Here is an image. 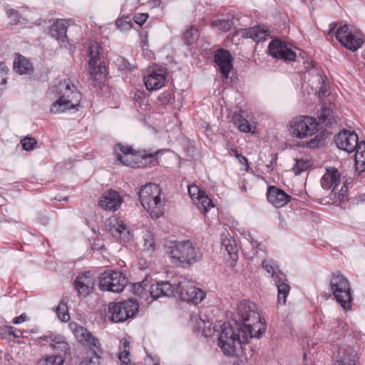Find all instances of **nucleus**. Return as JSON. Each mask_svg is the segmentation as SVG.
I'll return each instance as SVG.
<instances>
[{"label": "nucleus", "mask_w": 365, "mask_h": 365, "mask_svg": "<svg viewBox=\"0 0 365 365\" xmlns=\"http://www.w3.org/2000/svg\"><path fill=\"white\" fill-rule=\"evenodd\" d=\"M246 20H247L246 17L236 18L234 16L214 19L211 22V26L221 31H227L234 27L236 31L230 37V42L234 46L250 43L249 40L258 44L268 38H271L268 46H292V42L272 36L264 25L244 28L243 26H247L244 24Z\"/></svg>", "instance_id": "obj_1"}, {"label": "nucleus", "mask_w": 365, "mask_h": 365, "mask_svg": "<svg viewBox=\"0 0 365 365\" xmlns=\"http://www.w3.org/2000/svg\"><path fill=\"white\" fill-rule=\"evenodd\" d=\"M237 321L241 322L240 328L242 335L247 336V339L253 337L259 339L264 333L266 327L261 322L255 303L248 300L240 302L237 307Z\"/></svg>", "instance_id": "obj_2"}, {"label": "nucleus", "mask_w": 365, "mask_h": 365, "mask_svg": "<svg viewBox=\"0 0 365 365\" xmlns=\"http://www.w3.org/2000/svg\"><path fill=\"white\" fill-rule=\"evenodd\" d=\"M57 99L51 106V112L61 113L78 106L81 94L71 79H65L51 87Z\"/></svg>", "instance_id": "obj_3"}, {"label": "nucleus", "mask_w": 365, "mask_h": 365, "mask_svg": "<svg viewBox=\"0 0 365 365\" xmlns=\"http://www.w3.org/2000/svg\"><path fill=\"white\" fill-rule=\"evenodd\" d=\"M165 252L173 264L182 267L190 266L202 257L201 250L191 240L171 242Z\"/></svg>", "instance_id": "obj_4"}, {"label": "nucleus", "mask_w": 365, "mask_h": 365, "mask_svg": "<svg viewBox=\"0 0 365 365\" xmlns=\"http://www.w3.org/2000/svg\"><path fill=\"white\" fill-rule=\"evenodd\" d=\"M335 143L340 150L349 153L355 151L356 171L361 173L365 170V143L359 142L354 132L343 130L335 137Z\"/></svg>", "instance_id": "obj_5"}, {"label": "nucleus", "mask_w": 365, "mask_h": 365, "mask_svg": "<svg viewBox=\"0 0 365 365\" xmlns=\"http://www.w3.org/2000/svg\"><path fill=\"white\" fill-rule=\"evenodd\" d=\"M218 337V346L227 356H234L237 350L247 344V336L242 335L240 324L232 327L230 323H223Z\"/></svg>", "instance_id": "obj_6"}, {"label": "nucleus", "mask_w": 365, "mask_h": 365, "mask_svg": "<svg viewBox=\"0 0 365 365\" xmlns=\"http://www.w3.org/2000/svg\"><path fill=\"white\" fill-rule=\"evenodd\" d=\"M167 281H157L149 284L147 279L133 284V292L142 299L148 301L150 297L152 300L162 297H171L175 292V287Z\"/></svg>", "instance_id": "obj_7"}, {"label": "nucleus", "mask_w": 365, "mask_h": 365, "mask_svg": "<svg viewBox=\"0 0 365 365\" xmlns=\"http://www.w3.org/2000/svg\"><path fill=\"white\" fill-rule=\"evenodd\" d=\"M90 85L100 87L108 75L103 47H88Z\"/></svg>", "instance_id": "obj_8"}, {"label": "nucleus", "mask_w": 365, "mask_h": 365, "mask_svg": "<svg viewBox=\"0 0 365 365\" xmlns=\"http://www.w3.org/2000/svg\"><path fill=\"white\" fill-rule=\"evenodd\" d=\"M142 206L152 217L159 218L163 214V204L159 187L154 183L142 186L138 192Z\"/></svg>", "instance_id": "obj_9"}, {"label": "nucleus", "mask_w": 365, "mask_h": 365, "mask_svg": "<svg viewBox=\"0 0 365 365\" xmlns=\"http://www.w3.org/2000/svg\"><path fill=\"white\" fill-rule=\"evenodd\" d=\"M336 25L335 22L331 23L326 34L330 37L334 36L341 46H362L365 43L364 36L361 31L346 24L340 26L334 31Z\"/></svg>", "instance_id": "obj_10"}, {"label": "nucleus", "mask_w": 365, "mask_h": 365, "mask_svg": "<svg viewBox=\"0 0 365 365\" xmlns=\"http://www.w3.org/2000/svg\"><path fill=\"white\" fill-rule=\"evenodd\" d=\"M329 288L334 298L344 309L351 307L352 297L349 280L340 272L333 273L330 277Z\"/></svg>", "instance_id": "obj_11"}, {"label": "nucleus", "mask_w": 365, "mask_h": 365, "mask_svg": "<svg viewBox=\"0 0 365 365\" xmlns=\"http://www.w3.org/2000/svg\"><path fill=\"white\" fill-rule=\"evenodd\" d=\"M168 282L175 287V292L171 297H175L176 294H179L182 301L194 304L200 303L205 297L206 294L203 290L196 287L193 282L185 279L180 281L173 279Z\"/></svg>", "instance_id": "obj_12"}, {"label": "nucleus", "mask_w": 365, "mask_h": 365, "mask_svg": "<svg viewBox=\"0 0 365 365\" xmlns=\"http://www.w3.org/2000/svg\"><path fill=\"white\" fill-rule=\"evenodd\" d=\"M138 303L133 299H128L108 304L107 317L114 323H120L132 318L138 311Z\"/></svg>", "instance_id": "obj_13"}, {"label": "nucleus", "mask_w": 365, "mask_h": 365, "mask_svg": "<svg viewBox=\"0 0 365 365\" xmlns=\"http://www.w3.org/2000/svg\"><path fill=\"white\" fill-rule=\"evenodd\" d=\"M318 130V123L312 116L301 115L289 122V134L297 138L303 139L313 135Z\"/></svg>", "instance_id": "obj_14"}, {"label": "nucleus", "mask_w": 365, "mask_h": 365, "mask_svg": "<svg viewBox=\"0 0 365 365\" xmlns=\"http://www.w3.org/2000/svg\"><path fill=\"white\" fill-rule=\"evenodd\" d=\"M99 289L113 292H122L127 283L126 278L120 272L108 270L99 276Z\"/></svg>", "instance_id": "obj_15"}, {"label": "nucleus", "mask_w": 365, "mask_h": 365, "mask_svg": "<svg viewBox=\"0 0 365 365\" xmlns=\"http://www.w3.org/2000/svg\"><path fill=\"white\" fill-rule=\"evenodd\" d=\"M95 283V276L90 271H87L77 276L74 282V287L78 294L85 297L93 292Z\"/></svg>", "instance_id": "obj_16"}, {"label": "nucleus", "mask_w": 365, "mask_h": 365, "mask_svg": "<svg viewBox=\"0 0 365 365\" xmlns=\"http://www.w3.org/2000/svg\"><path fill=\"white\" fill-rule=\"evenodd\" d=\"M107 229L117 240L125 242L130 239V231L123 221L116 217L109 218Z\"/></svg>", "instance_id": "obj_17"}, {"label": "nucleus", "mask_w": 365, "mask_h": 365, "mask_svg": "<svg viewBox=\"0 0 365 365\" xmlns=\"http://www.w3.org/2000/svg\"><path fill=\"white\" fill-rule=\"evenodd\" d=\"M167 68H153L149 73L144 76V83L148 91L158 90L161 88L165 82L167 77Z\"/></svg>", "instance_id": "obj_18"}, {"label": "nucleus", "mask_w": 365, "mask_h": 365, "mask_svg": "<svg viewBox=\"0 0 365 365\" xmlns=\"http://www.w3.org/2000/svg\"><path fill=\"white\" fill-rule=\"evenodd\" d=\"M70 24L69 21L66 19H58L49 27V35L55 38L58 43H65L71 44L74 42L72 38L66 34Z\"/></svg>", "instance_id": "obj_19"}, {"label": "nucleus", "mask_w": 365, "mask_h": 365, "mask_svg": "<svg viewBox=\"0 0 365 365\" xmlns=\"http://www.w3.org/2000/svg\"><path fill=\"white\" fill-rule=\"evenodd\" d=\"M221 247L225 257H227V260H230V266L235 267L238 259V249L235 240L228 233H223L221 235Z\"/></svg>", "instance_id": "obj_20"}, {"label": "nucleus", "mask_w": 365, "mask_h": 365, "mask_svg": "<svg viewBox=\"0 0 365 365\" xmlns=\"http://www.w3.org/2000/svg\"><path fill=\"white\" fill-rule=\"evenodd\" d=\"M215 63L220 68L222 76L227 78L232 68V57L229 51L222 48L217 49L215 53Z\"/></svg>", "instance_id": "obj_21"}, {"label": "nucleus", "mask_w": 365, "mask_h": 365, "mask_svg": "<svg viewBox=\"0 0 365 365\" xmlns=\"http://www.w3.org/2000/svg\"><path fill=\"white\" fill-rule=\"evenodd\" d=\"M327 172L321 179L322 187L325 190H331L332 194L336 197V188L341 181L340 174L334 167L327 168Z\"/></svg>", "instance_id": "obj_22"}, {"label": "nucleus", "mask_w": 365, "mask_h": 365, "mask_svg": "<svg viewBox=\"0 0 365 365\" xmlns=\"http://www.w3.org/2000/svg\"><path fill=\"white\" fill-rule=\"evenodd\" d=\"M116 158L123 165L130 167H138V157L130 147L118 145L115 148Z\"/></svg>", "instance_id": "obj_23"}, {"label": "nucleus", "mask_w": 365, "mask_h": 365, "mask_svg": "<svg viewBox=\"0 0 365 365\" xmlns=\"http://www.w3.org/2000/svg\"><path fill=\"white\" fill-rule=\"evenodd\" d=\"M267 198L275 207H282L289 202L291 197L284 190L275 186H269L267 192Z\"/></svg>", "instance_id": "obj_24"}, {"label": "nucleus", "mask_w": 365, "mask_h": 365, "mask_svg": "<svg viewBox=\"0 0 365 365\" xmlns=\"http://www.w3.org/2000/svg\"><path fill=\"white\" fill-rule=\"evenodd\" d=\"M122 203V198L118 192L114 190H109L104 193L100 200L99 205L104 210L115 211Z\"/></svg>", "instance_id": "obj_25"}, {"label": "nucleus", "mask_w": 365, "mask_h": 365, "mask_svg": "<svg viewBox=\"0 0 365 365\" xmlns=\"http://www.w3.org/2000/svg\"><path fill=\"white\" fill-rule=\"evenodd\" d=\"M43 339L51 347L59 351L58 354L61 355V353L64 355L69 354L70 346L63 336L50 334L45 336Z\"/></svg>", "instance_id": "obj_26"}, {"label": "nucleus", "mask_w": 365, "mask_h": 365, "mask_svg": "<svg viewBox=\"0 0 365 365\" xmlns=\"http://www.w3.org/2000/svg\"><path fill=\"white\" fill-rule=\"evenodd\" d=\"M356 353L351 346L340 348L337 356V365H355Z\"/></svg>", "instance_id": "obj_27"}, {"label": "nucleus", "mask_w": 365, "mask_h": 365, "mask_svg": "<svg viewBox=\"0 0 365 365\" xmlns=\"http://www.w3.org/2000/svg\"><path fill=\"white\" fill-rule=\"evenodd\" d=\"M334 107V106L330 103L329 105L324 104L321 108L318 117L319 122L325 127H331L336 123V117L333 111Z\"/></svg>", "instance_id": "obj_28"}, {"label": "nucleus", "mask_w": 365, "mask_h": 365, "mask_svg": "<svg viewBox=\"0 0 365 365\" xmlns=\"http://www.w3.org/2000/svg\"><path fill=\"white\" fill-rule=\"evenodd\" d=\"M268 53L274 58L285 61H294L296 58L295 52L289 47H268Z\"/></svg>", "instance_id": "obj_29"}, {"label": "nucleus", "mask_w": 365, "mask_h": 365, "mask_svg": "<svg viewBox=\"0 0 365 365\" xmlns=\"http://www.w3.org/2000/svg\"><path fill=\"white\" fill-rule=\"evenodd\" d=\"M245 115V112L240 110L238 113L234 114L232 121L240 131L244 133L253 132L252 125L246 119Z\"/></svg>", "instance_id": "obj_30"}, {"label": "nucleus", "mask_w": 365, "mask_h": 365, "mask_svg": "<svg viewBox=\"0 0 365 365\" xmlns=\"http://www.w3.org/2000/svg\"><path fill=\"white\" fill-rule=\"evenodd\" d=\"M274 284L278 291V303L284 305L287 302V297L290 292V287L280 277H276Z\"/></svg>", "instance_id": "obj_31"}, {"label": "nucleus", "mask_w": 365, "mask_h": 365, "mask_svg": "<svg viewBox=\"0 0 365 365\" xmlns=\"http://www.w3.org/2000/svg\"><path fill=\"white\" fill-rule=\"evenodd\" d=\"M32 68V63L21 55H18L14 61V69L21 75L29 73Z\"/></svg>", "instance_id": "obj_32"}, {"label": "nucleus", "mask_w": 365, "mask_h": 365, "mask_svg": "<svg viewBox=\"0 0 365 365\" xmlns=\"http://www.w3.org/2000/svg\"><path fill=\"white\" fill-rule=\"evenodd\" d=\"M130 342L123 339L120 340V352L118 358L121 361L122 365H131L130 356Z\"/></svg>", "instance_id": "obj_33"}, {"label": "nucleus", "mask_w": 365, "mask_h": 365, "mask_svg": "<svg viewBox=\"0 0 365 365\" xmlns=\"http://www.w3.org/2000/svg\"><path fill=\"white\" fill-rule=\"evenodd\" d=\"M102 350H93L79 365H101Z\"/></svg>", "instance_id": "obj_34"}, {"label": "nucleus", "mask_w": 365, "mask_h": 365, "mask_svg": "<svg viewBox=\"0 0 365 365\" xmlns=\"http://www.w3.org/2000/svg\"><path fill=\"white\" fill-rule=\"evenodd\" d=\"M199 32L194 26H190L183 34V40L187 46H191L197 42Z\"/></svg>", "instance_id": "obj_35"}, {"label": "nucleus", "mask_w": 365, "mask_h": 365, "mask_svg": "<svg viewBox=\"0 0 365 365\" xmlns=\"http://www.w3.org/2000/svg\"><path fill=\"white\" fill-rule=\"evenodd\" d=\"M242 235L244 238L250 243L253 249L252 257L257 255L259 251H263L262 245L258 242L250 231L244 232Z\"/></svg>", "instance_id": "obj_36"}, {"label": "nucleus", "mask_w": 365, "mask_h": 365, "mask_svg": "<svg viewBox=\"0 0 365 365\" xmlns=\"http://www.w3.org/2000/svg\"><path fill=\"white\" fill-rule=\"evenodd\" d=\"M312 163L310 160L307 158H296L295 164L292 167V170L295 173V175H300L302 172L308 170L309 167H311Z\"/></svg>", "instance_id": "obj_37"}, {"label": "nucleus", "mask_w": 365, "mask_h": 365, "mask_svg": "<svg viewBox=\"0 0 365 365\" xmlns=\"http://www.w3.org/2000/svg\"><path fill=\"white\" fill-rule=\"evenodd\" d=\"M197 329L202 331L205 336L208 337L213 334L215 329L211 328L212 323L207 319H203L201 317L197 322Z\"/></svg>", "instance_id": "obj_38"}, {"label": "nucleus", "mask_w": 365, "mask_h": 365, "mask_svg": "<svg viewBox=\"0 0 365 365\" xmlns=\"http://www.w3.org/2000/svg\"><path fill=\"white\" fill-rule=\"evenodd\" d=\"M144 250L153 252L155 247V240L153 233L150 231H145L143 235Z\"/></svg>", "instance_id": "obj_39"}, {"label": "nucleus", "mask_w": 365, "mask_h": 365, "mask_svg": "<svg viewBox=\"0 0 365 365\" xmlns=\"http://www.w3.org/2000/svg\"><path fill=\"white\" fill-rule=\"evenodd\" d=\"M64 361L63 355H52L39 361L38 365H63Z\"/></svg>", "instance_id": "obj_40"}, {"label": "nucleus", "mask_w": 365, "mask_h": 365, "mask_svg": "<svg viewBox=\"0 0 365 365\" xmlns=\"http://www.w3.org/2000/svg\"><path fill=\"white\" fill-rule=\"evenodd\" d=\"M56 314L58 319L63 322H66L70 319L67 304L61 302L56 308Z\"/></svg>", "instance_id": "obj_41"}, {"label": "nucleus", "mask_w": 365, "mask_h": 365, "mask_svg": "<svg viewBox=\"0 0 365 365\" xmlns=\"http://www.w3.org/2000/svg\"><path fill=\"white\" fill-rule=\"evenodd\" d=\"M196 199L202 206L205 212H207L211 207H214L212 200L208 197L205 192L201 194L200 197H196Z\"/></svg>", "instance_id": "obj_42"}, {"label": "nucleus", "mask_w": 365, "mask_h": 365, "mask_svg": "<svg viewBox=\"0 0 365 365\" xmlns=\"http://www.w3.org/2000/svg\"><path fill=\"white\" fill-rule=\"evenodd\" d=\"M115 24L118 29H120L121 31H128L133 26V24L132 23L130 19L128 17L118 19L116 21Z\"/></svg>", "instance_id": "obj_43"}, {"label": "nucleus", "mask_w": 365, "mask_h": 365, "mask_svg": "<svg viewBox=\"0 0 365 365\" xmlns=\"http://www.w3.org/2000/svg\"><path fill=\"white\" fill-rule=\"evenodd\" d=\"M262 266L268 274H272V277L277 274L278 271L277 267L274 266V263L271 260H263L262 262Z\"/></svg>", "instance_id": "obj_44"}, {"label": "nucleus", "mask_w": 365, "mask_h": 365, "mask_svg": "<svg viewBox=\"0 0 365 365\" xmlns=\"http://www.w3.org/2000/svg\"><path fill=\"white\" fill-rule=\"evenodd\" d=\"M173 99V93L172 91H164L158 96V101L162 105H167L172 102Z\"/></svg>", "instance_id": "obj_45"}, {"label": "nucleus", "mask_w": 365, "mask_h": 365, "mask_svg": "<svg viewBox=\"0 0 365 365\" xmlns=\"http://www.w3.org/2000/svg\"><path fill=\"white\" fill-rule=\"evenodd\" d=\"M21 143L25 150L29 151L34 149L37 142L34 138L26 137L21 140Z\"/></svg>", "instance_id": "obj_46"}, {"label": "nucleus", "mask_w": 365, "mask_h": 365, "mask_svg": "<svg viewBox=\"0 0 365 365\" xmlns=\"http://www.w3.org/2000/svg\"><path fill=\"white\" fill-rule=\"evenodd\" d=\"M205 191L201 190L196 185L188 186V193L190 197L194 200L196 197H200Z\"/></svg>", "instance_id": "obj_47"}, {"label": "nucleus", "mask_w": 365, "mask_h": 365, "mask_svg": "<svg viewBox=\"0 0 365 365\" xmlns=\"http://www.w3.org/2000/svg\"><path fill=\"white\" fill-rule=\"evenodd\" d=\"M87 341L91 348L90 353H91L93 350H101V347L99 346V341L95 336L91 335L88 336Z\"/></svg>", "instance_id": "obj_48"}, {"label": "nucleus", "mask_w": 365, "mask_h": 365, "mask_svg": "<svg viewBox=\"0 0 365 365\" xmlns=\"http://www.w3.org/2000/svg\"><path fill=\"white\" fill-rule=\"evenodd\" d=\"M148 18V15L147 14H137L134 16L133 20L137 24L141 26L146 21Z\"/></svg>", "instance_id": "obj_49"}, {"label": "nucleus", "mask_w": 365, "mask_h": 365, "mask_svg": "<svg viewBox=\"0 0 365 365\" xmlns=\"http://www.w3.org/2000/svg\"><path fill=\"white\" fill-rule=\"evenodd\" d=\"M346 191H347V187L344 183V185L341 187V189L338 192H336V195H338V199L339 200H343Z\"/></svg>", "instance_id": "obj_50"}, {"label": "nucleus", "mask_w": 365, "mask_h": 365, "mask_svg": "<svg viewBox=\"0 0 365 365\" xmlns=\"http://www.w3.org/2000/svg\"><path fill=\"white\" fill-rule=\"evenodd\" d=\"M319 143V140L318 139V137L316 136L314 138L307 142V146L311 148H314L318 146Z\"/></svg>", "instance_id": "obj_51"}, {"label": "nucleus", "mask_w": 365, "mask_h": 365, "mask_svg": "<svg viewBox=\"0 0 365 365\" xmlns=\"http://www.w3.org/2000/svg\"><path fill=\"white\" fill-rule=\"evenodd\" d=\"M235 157L238 160L240 163L248 165L247 159L245 156L238 153L237 150H235Z\"/></svg>", "instance_id": "obj_52"}, {"label": "nucleus", "mask_w": 365, "mask_h": 365, "mask_svg": "<svg viewBox=\"0 0 365 365\" xmlns=\"http://www.w3.org/2000/svg\"><path fill=\"white\" fill-rule=\"evenodd\" d=\"M26 317V314H22L19 317H15L13 319L12 322L16 324H21L25 321Z\"/></svg>", "instance_id": "obj_53"}, {"label": "nucleus", "mask_w": 365, "mask_h": 365, "mask_svg": "<svg viewBox=\"0 0 365 365\" xmlns=\"http://www.w3.org/2000/svg\"><path fill=\"white\" fill-rule=\"evenodd\" d=\"M13 327H9V329H7V333L9 335H12L14 336L15 338H19L20 337L21 334L19 333H17L16 331H14L13 330Z\"/></svg>", "instance_id": "obj_54"}, {"label": "nucleus", "mask_w": 365, "mask_h": 365, "mask_svg": "<svg viewBox=\"0 0 365 365\" xmlns=\"http://www.w3.org/2000/svg\"><path fill=\"white\" fill-rule=\"evenodd\" d=\"M158 152H154V153H148V154H145L143 156V158H155L156 156V155L158 154Z\"/></svg>", "instance_id": "obj_55"}, {"label": "nucleus", "mask_w": 365, "mask_h": 365, "mask_svg": "<svg viewBox=\"0 0 365 365\" xmlns=\"http://www.w3.org/2000/svg\"><path fill=\"white\" fill-rule=\"evenodd\" d=\"M327 88L325 86H322L319 91V96H325L327 94Z\"/></svg>", "instance_id": "obj_56"}, {"label": "nucleus", "mask_w": 365, "mask_h": 365, "mask_svg": "<svg viewBox=\"0 0 365 365\" xmlns=\"http://www.w3.org/2000/svg\"><path fill=\"white\" fill-rule=\"evenodd\" d=\"M72 29L76 31H79L81 30V27L76 25H73Z\"/></svg>", "instance_id": "obj_57"}, {"label": "nucleus", "mask_w": 365, "mask_h": 365, "mask_svg": "<svg viewBox=\"0 0 365 365\" xmlns=\"http://www.w3.org/2000/svg\"><path fill=\"white\" fill-rule=\"evenodd\" d=\"M346 48H349L352 52H356L358 50V48H359L360 47H346Z\"/></svg>", "instance_id": "obj_58"}, {"label": "nucleus", "mask_w": 365, "mask_h": 365, "mask_svg": "<svg viewBox=\"0 0 365 365\" xmlns=\"http://www.w3.org/2000/svg\"><path fill=\"white\" fill-rule=\"evenodd\" d=\"M120 60L123 62V68H127V65H128L129 63L127 61H125L124 58H121Z\"/></svg>", "instance_id": "obj_59"}, {"label": "nucleus", "mask_w": 365, "mask_h": 365, "mask_svg": "<svg viewBox=\"0 0 365 365\" xmlns=\"http://www.w3.org/2000/svg\"><path fill=\"white\" fill-rule=\"evenodd\" d=\"M3 331L7 332V329H0V335L1 336L2 338L4 337Z\"/></svg>", "instance_id": "obj_60"}, {"label": "nucleus", "mask_w": 365, "mask_h": 365, "mask_svg": "<svg viewBox=\"0 0 365 365\" xmlns=\"http://www.w3.org/2000/svg\"><path fill=\"white\" fill-rule=\"evenodd\" d=\"M242 190L243 191L246 192V190H247L246 186H245V185H242Z\"/></svg>", "instance_id": "obj_61"}, {"label": "nucleus", "mask_w": 365, "mask_h": 365, "mask_svg": "<svg viewBox=\"0 0 365 365\" xmlns=\"http://www.w3.org/2000/svg\"><path fill=\"white\" fill-rule=\"evenodd\" d=\"M362 56L365 59V49L362 51Z\"/></svg>", "instance_id": "obj_62"}, {"label": "nucleus", "mask_w": 365, "mask_h": 365, "mask_svg": "<svg viewBox=\"0 0 365 365\" xmlns=\"http://www.w3.org/2000/svg\"><path fill=\"white\" fill-rule=\"evenodd\" d=\"M273 162H276V158H272V160H271V163H272Z\"/></svg>", "instance_id": "obj_63"}, {"label": "nucleus", "mask_w": 365, "mask_h": 365, "mask_svg": "<svg viewBox=\"0 0 365 365\" xmlns=\"http://www.w3.org/2000/svg\"><path fill=\"white\" fill-rule=\"evenodd\" d=\"M14 13H15L14 11L11 10V13H9V14H10V15H13Z\"/></svg>", "instance_id": "obj_64"}]
</instances>
